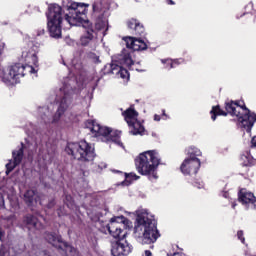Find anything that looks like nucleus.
I'll use <instances>...</instances> for the list:
<instances>
[{
    "label": "nucleus",
    "instance_id": "1",
    "mask_svg": "<svg viewBox=\"0 0 256 256\" xmlns=\"http://www.w3.org/2000/svg\"><path fill=\"white\" fill-rule=\"evenodd\" d=\"M89 4L71 2L67 6L61 7L59 4H50L48 11L46 12L47 27L50 33V37L54 39H61L62 37V23L63 15L65 21L69 25H75V23H87V11Z\"/></svg>",
    "mask_w": 256,
    "mask_h": 256
},
{
    "label": "nucleus",
    "instance_id": "2",
    "mask_svg": "<svg viewBox=\"0 0 256 256\" xmlns=\"http://www.w3.org/2000/svg\"><path fill=\"white\" fill-rule=\"evenodd\" d=\"M225 110L221 109L220 105L212 106L210 111L212 121H216L217 117H227V115H231V117H237L238 123L244 131L247 133H251V129L256 122V113L251 112L247 105H245V101L243 100H227L224 103Z\"/></svg>",
    "mask_w": 256,
    "mask_h": 256
},
{
    "label": "nucleus",
    "instance_id": "3",
    "mask_svg": "<svg viewBox=\"0 0 256 256\" xmlns=\"http://www.w3.org/2000/svg\"><path fill=\"white\" fill-rule=\"evenodd\" d=\"M129 223V219L125 217L111 218L109 224L106 226L109 234L118 239L112 244L111 254L112 256H127L133 251V246L125 240L127 237L126 225Z\"/></svg>",
    "mask_w": 256,
    "mask_h": 256
},
{
    "label": "nucleus",
    "instance_id": "4",
    "mask_svg": "<svg viewBox=\"0 0 256 256\" xmlns=\"http://www.w3.org/2000/svg\"><path fill=\"white\" fill-rule=\"evenodd\" d=\"M135 166L140 175L149 179H158L157 169L161 165V158L157 150H148L140 153L135 158Z\"/></svg>",
    "mask_w": 256,
    "mask_h": 256
},
{
    "label": "nucleus",
    "instance_id": "5",
    "mask_svg": "<svg viewBox=\"0 0 256 256\" xmlns=\"http://www.w3.org/2000/svg\"><path fill=\"white\" fill-rule=\"evenodd\" d=\"M123 41L126 43V48L118 55V63L127 67L129 71H143V69L137 66L140 65L139 62L135 64L131 53H133V51H147V43H145L144 40L133 37H123Z\"/></svg>",
    "mask_w": 256,
    "mask_h": 256
},
{
    "label": "nucleus",
    "instance_id": "6",
    "mask_svg": "<svg viewBox=\"0 0 256 256\" xmlns=\"http://www.w3.org/2000/svg\"><path fill=\"white\" fill-rule=\"evenodd\" d=\"M65 151L68 155H72L73 159L81 161V163H91V161H94L95 157H97L95 147H92L91 144L85 140L69 142Z\"/></svg>",
    "mask_w": 256,
    "mask_h": 256
},
{
    "label": "nucleus",
    "instance_id": "7",
    "mask_svg": "<svg viewBox=\"0 0 256 256\" xmlns=\"http://www.w3.org/2000/svg\"><path fill=\"white\" fill-rule=\"evenodd\" d=\"M86 129H90L94 137H102L105 143H115L120 147H123V142H121V131L114 130L107 126H101L95 120H87L85 122Z\"/></svg>",
    "mask_w": 256,
    "mask_h": 256
},
{
    "label": "nucleus",
    "instance_id": "8",
    "mask_svg": "<svg viewBox=\"0 0 256 256\" xmlns=\"http://www.w3.org/2000/svg\"><path fill=\"white\" fill-rule=\"evenodd\" d=\"M137 227H144L143 232V243L146 245H151V243H155L161 234H159V230L157 229V220L153 218H149V214L147 213H140L136 217V225Z\"/></svg>",
    "mask_w": 256,
    "mask_h": 256
},
{
    "label": "nucleus",
    "instance_id": "9",
    "mask_svg": "<svg viewBox=\"0 0 256 256\" xmlns=\"http://www.w3.org/2000/svg\"><path fill=\"white\" fill-rule=\"evenodd\" d=\"M199 169H201V160L199 158H186L180 166L181 173L190 176V178H188V183L193 185V187L201 189L203 185L199 179L195 177L197 173H199Z\"/></svg>",
    "mask_w": 256,
    "mask_h": 256
},
{
    "label": "nucleus",
    "instance_id": "10",
    "mask_svg": "<svg viewBox=\"0 0 256 256\" xmlns=\"http://www.w3.org/2000/svg\"><path fill=\"white\" fill-rule=\"evenodd\" d=\"M44 239L52 247L64 251L65 255L69 256L68 253H75V248H73L69 243L63 240V237L55 232H45Z\"/></svg>",
    "mask_w": 256,
    "mask_h": 256
},
{
    "label": "nucleus",
    "instance_id": "11",
    "mask_svg": "<svg viewBox=\"0 0 256 256\" xmlns=\"http://www.w3.org/2000/svg\"><path fill=\"white\" fill-rule=\"evenodd\" d=\"M41 44L36 41H30L27 48L22 52V59L26 65L30 67H39V57L37 56L40 51Z\"/></svg>",
    "mask_w": 256,
    "mask_h": 256
},
{
    "label": "nucleus",
    "instance_id": "12",
    "mask_svg": "<svg viewBox=\"0 0 256 256\" xmlns=\"http://www.w3.org/2000/svg\"><path fill=\"white\" fill-rule=\"evenodd\" d=\"M240 165L239 175L248 179V177H253V167H256V159L251 155L250 151H245L240 155Z\"/></svg>",
    "mask_w": 256,
    "mask_h": 256
},
{
    "label": "nucleus",
    "instance_id": "13",
    "mask_svg": "<svg viewBox=\"0 0 256 256\" xmlns=\"http://www.w3.org/2000/svg\"><path fill=\"white\" fill-rule=\"evenodd\" d=\"M126 25L131 35H133V36H126V37H132L133 39H139L140 41H143V38L147 36V32L145 31V26L137 18L128 19L126 21Z\"/></svg>",
    "mask_w": 256,
    "mask_h": 256
},
{
    "label": "nucleus",
    "instance_id": "14",
    "mask_svg": "<svg viewBox=\"0 0 256 256\" xmlns=\"http://www.w3.org/2000/svg\"><path fill=\"white\" fill-rule=\"evenodd\" d=\"M238 201L242 203V205H253L254 209H256V197L252 192H247V190L242 189L238 192Z\"/></svg>",
    "mask_w": 256,
    "mask_h": 256
},
{
    "label": "nucleus",
    "instance_id": "15",
    "mask_svg": "<svg viewBox=\"0 0 256 256\" xmlns=\"http://www.w3.org/2000/svg\"><path fill=\"white\" fill-rule=\"evenodd\" d=\"M83 27L86 29V34L81 36L80 43L83 47H87V45L93 41V33H95V30L93 29V24L89 21L85 22Z\"/></svg>",
    "mask_w": 256,
    "mask_h": 256
},
{
    "label": "nucleus",
    "instance_id": "16",
    "mask_svg": "<svg viewBox=\"0 0 256 256\" xmlns=\"http://www.w3.org/2000/svg\"><path fill=\"white\" fill-rule=\"evenodd\" d=\"M112 75L117 79H129V70L119 64L112 63Z\"/></svg>",
    "mask_w": 256,
    "mask_h": 256
},
{
    "label": "nucleus",
    "instance_id": "17",
    "mask_svg": "<svg viewBox=\"0 0 256 256\" xmlns=\"http://www.w3.org/2000/svg\"><path fill=\"white\" fill-rule=\"evenodd\" d=\"M122 115L128 125H131L133 121L139 117V112L136 111L135 105H131L128 109L122 112Z\"/></svg>",
    "mask_w": 256,
    "mask_h": 256
},
{
    "label": "nucleus",
    "instance_id": "18",
    "mask_svg": "<svg viewBox=\"0 0 256 256\" xmlns=\"http://www.w3.org/2000/svg\"><path fill=\"white\" fill-rule=\"evenodd\" d=\"M68 107L69 105L67 104V98L62 97L57 112L54 115L53 123H56V121H59V119H61V117L67 111Z\"/></svg>",
    "mask_w": 256,
    "mask_h": 256
},
{
    "label": "nucleus",
    "instance_id": "19",
    "mask_svg": "<svg viewBox=\"0 0 256 256\" xmlns=\"http://www.w3.org/2000/svg\"><path fill=\"white\" fill-rule=\"evenodd\" d=\"M24 202L27 207H33V203H37V192L35 190H27L24 193Z\"/></svg>",
    "mask_w": 256,
    "mask_h": 256
},
{
    "label": "nucleus",
    "instance_id": "20",
    "mask_svg": "<svg viewBox=\"0 0 256 256\" xmlns=\"http://www.w3.org/2000/svg\"><path fill=\"white\" fill-rule=\"evenodd\" d=\"M128 126L132 127V135H143V133H145V127L137 119L132 121L131 124H128Z\"/></svg>",
    "mask_w": 256,
    "mask_h": 256
},
{
    "label": "nucleus",
    "instance_id": "21",
    "mask_svg": "<svg viewBox=\"0 0 256 256\" xmlns=\"http://www.w3.org/2000/svg\"><path fill=\"white\" fill-rule=\"evenodd\" d=\"M24 221L26 225H29L30 227H34V229H39V219H37L36 216L28 214L24 218Z\"/></svg>",
    "mask_w": 256,
    "mask_h": 256
},
{
    "label": "nucleus",
    "instance_id": "22",
    "mask_svg": "<svg viewBox=\"0 0 256 256\" xmlns=\"http://www.w3.org/2000/svg\"><path fill=\"white\" fill-rule=\"evenodd\" d=\"M23 155H24L23 148H20L16 152L15 151L12 152L15 165H21V161H23Z\"/></svg>",
    "mask_w": 256,
    "mask_h": 256
},
{
    "label": "nucleus",
    "instance_id": "23",
    "mask_svg": "<svg viewBox=\"0 0 256 256\" xmlns=\"http://www.w3.org/2000/svg\"><path fill=\"white\" fill-rule=\"evenodd\" d=\"M161 63H169L170 67L169 70L171 69H175V67L177 65H181L183 63V59H171V58H167V59H162Z\"/></svg>",
    "mask_w": 256,
    "mask_h": 256
},
{
    "label": "nucleus",
    "instance_id": "24",
    "mask_svg": "<svg viewBox=\"0 0 256 256\" xmlns=\"http://www.w3.org/2000/svg\"><path fill=\"white\" fill-rule=\"evenodd\" d=\"M188 155H189L188 159H197V157H201V150H199L196 147H190L188 149Z\"/></svg>",
    "mask_w": 256,
    "mask_h": 256
},
{
    "label": "nucleus",
    "instance_id": "25",
    "mask_svg": "<svg viewBox=\"0 0 256 256\" xmlns=\"http://www.w3.org/2000/svg\"><path fill=\"white\" fill-rule=\"evenodd\" d=\"M65 205L68 207V209H71L75 205V201L73 200V196L70 194L65 195L64 199Z\"/></svg>",
    "mask_w": 256,
    "mask_h": 256
},
{
    "label": "nucleus",
    "instance_id": "26",
    "mask_svg": "<svg viewBox=\"0 0 256 256\" xmlns=\"http://www.w3.org/2000/svg\"><path fill=\"white\" fill-rule=\"evenodd\" d=\"M113 71V63L112 64H106L104 68L102 69V72L104 75H112Z\"/></svg>",
    "mask_w": 256,
    "mask_h": 256
},
{
    "label": "nucleus",
    "instance_id": "27",
    "mask_svg": "<svg viewBox=\"0 0 256 256\" xmlns=\"http://www.w3.org/2000/svg\"><path fill=\"white\" fill-rule=\"evenodd\" d=\"M237 238L239 239V241H241V243H243V245H245V233L243 232V230H239L237 232Z\"/></svg>",
    "mask_w": 256,
    "mask_h": 256
},
{
    "label": "nucleus",
    "instance_id": "28",
    "mask_svg": "<svg viewBox=\"0 0 256 256\" xmlns=\"http://www.w3.org/2000/svg\"><path fill=\"white\" fill-rule=\"evenodd\" d=\"M16 167H17V165H15V162H13V164H11V163L6 164L7 175H9V173H11V171H13V169H15Z\"/></svg>",
    "mask_w": 256,
    "mask_h": 256
},
{
    "label": "nucleus",
    "instance_id": "29",
    "mask_svg": "<svg viewBox=\"0 0 256 256\" xmlns=\"http://www.w3.org/2000/svg\"><path fill=\"white\" fill-rule=\"evenodd\" d=\"M95 27L98 31H101V29L105 27V22L97 20V22L95 23Z\"/></svg>",
    "mask_w": 256,
    "mask_h": 256
},
{
    "label": "nucleus",
    "instance_id": "30",
    "mask_svg": "<svg viewBox=\"0 0 256 256\" xmlns=\"http://www.w3.org/2000/svg\"><path fill=\"white\" fill-rule=\"evenodd\" d=\"M88 57H89V59H93L94 63L99 62V56H97L96 53L89 52Z\"/></svg>",
    "mask_w": 256,
    "mask_h": 256
},
{
    "label": "nucleus",
    "instance_id": "31",
    "mask_svg": "<svg viewBox=\"0 0 256 256\" xmlns=\"http://www.w3.org/2000/svg\"><path fill=\"white\" fill-rule=\"evenodd\" d=\"M7 255V247H5V244H1L0 246V256H6Z\"/></svg>",
    "mask_w": 256,
    "mask_h": 256
},
{
    "label": "nucleus",
    "instance_id": "32",
    "mask_svg": "<svg viewBox=\"0 0 256 256\" xmlns=\"http://www.w3.org/2000/svg\"><path fill=\"white\" fill-rule=\"evenodd\" d=\"M56 213L58 215V217H63L65 215H67V213L63 212V207H60L56 210Z\"/></svg>",
    "mask_w": 256,
    "mask_h": 256
},
{
    "label": "nucleus",
    "instance_id": "33",
    "mask_svg": "<svg viewBox=\"0 0 256 256\" xmlns=\"http://www.w3.org/2000/svg\"><path fill=\"white\" fill-rule=\"evenodd\" d=\"M126 179H129V177H131L132 179H139V176H137L135 173H129V174H125Z\"/></svg>",
    "mask_w": 256,
    "mask_h": 256
},
{
    "label": "nucleus",
    "instance_id": "34",
    "mask_svg": "<svg viewBox=\"0 0 256 256\" xmlns=\"http://www.w3.org/2000/svg\"><path fill=\"white\" fill-rule=\"evenodd\" d=\"M161 117L164 121H167V119H169V115H167V113L165 112V109L162 110Z\"/></svg>",
    "mask_w": 256,
    "mask_h": 256
},
{
    "label": "nucleus",
    "instance_id": "35",
    "mask_svg": "<svg viewBox=\"0 0 256 256\" xmlns=\"http://www.w3.org/2000/svg\"><path fill=\"white\" fill-rule=\"evenodd\" d=\"M47 207H48V209H51V208L55 207V200H54V199H53V200H50V201L48 202Z\"/></svg>",
    "mask_w": 256,
    "mask_h": 256
},
{
    "label": "nucleus",
    "instance_id": "36",
    "mask_svg": "<svg viewBox=\"0 0 256 256\" xmlns=\"http://www.w3.org/2000/svg\"><path fill=\"white\" fill-rule=\"evenodd\" d=\"M240 17H247V19H252L253 18V14H251V13H244Z\"/></svg>",
    "mask_w": 256,
    "mask_h": 256
},
{
    "label": "nucleus",
    "instance_id": "37",
    "mask_svg": "<svg viewBox=\"0 0 256 256\" xmlns=\"http://www.w3.org/2000/svg\"><path fill=\"white\" fill-rule=\"evenodd\" d=\"M3 237H5V230H3V228H0V241H3Z\"/></svg>",
    "mask_w": 256,
    "mask_h": 256
},
{
    "label": "nucleus",
    "instance_id": "38",
    "mask_svg": "<svg viewBox=\"0 0 256 256\" xmlns=\"http://www.w3.org/2000/svg\"><path fill=\"white\" fill-rule=\"evenodd\" d=\"M167 256H185V254L181 253V252H175L174 254H167Z\"/></svg>",
    "mask_w": 256,
    "mask_h": 256
},
{
    "label": "nucleus",
    "instance_id": "39",
    "mask_svg": "<svg viewBox=\"0 0 256 256\" xmlns=\"http://www.w3.org/2000/svg\"><path fill=\"white\" fill-rule=\"evenodd\" d=\"M162 117L159 114L154 115V121H161Z\"/></svg>",
    "mask_w": 256,
    "mask_h": 256
},
{
    "label": "nucleus",
    "instance_id": "40",
    "mask_svg": "<svg viewBox=\"0 0 256 256\" xmlns=\"http://www.w3.org/2000/svg\"><path fill=\"white\" fill-rule=\"evenodd\" d=\"M168 5H175V2L173 0H166Z\"/></svg>",
    "mask_w": 256,
    "mask_h": 256
},
{
    "label": "nucleus",
    "instance_id": "41",
    "mask_svg": "<svg viewBox=\"0 0 256 256\" xmlns=\"http://www.w3.org/2000/svg\"><path fill=\"white\" fill-rule=\"evenodd\" d=\"M92 9H93L94 12H96V11H97V4L94 3V4L92 5Z\"/></svg>",
    "mask_w": 256,
    "mask_h": 256
},
{
    "label": "nucleus",
    "instance_id": "42",
    "mask_svg": "<svg viewBox=\"0 0 256 256\" xmlns=\"http://www.w3.org/2000/svg\"><path fill=\"white\" fill-rule=\"evenodd\" d=\"M163 65H166L165 69H169V67H171V64H169V63H163Z\"/></svg>",
    "mask_w": 256,
    "mask_h": 256
},
{
    "label": "nucleus",
    "instance_id": "43",
    "mask_svg": "<svg viewBox=\"0 0 256 256\" xmlns=\"http://www.w3.org/2000/svg\"><path fill=\"white\" fill-rule=\"evenodd\" d=\"M0 201H1V203H3V205H5V200L3 199L2 195H0Z\"/></svg>",
    "mask_w": 256,
    "mask_h": 256
},
{
    "label": "nucleus",
    "instance_id": "44",
    "mask_svg": "<svg viewBox=\"0 0 256 256\" xmlns=\"http://www.w3.org/2000/svg\"><path fill=\"white\" fill-rule=\"evenodd\" d=\"M38 35H45V30L42 29V30L38 33Z\"/></svg>",
    "mask_w": 256,
    "mask_h": 256
},
{
    "label": "nucleus",
    "instance_id": "45",
    "mask_svg": "<svg viewBox=\"0 0 256 256\" xmlns=\"http://www.w3.org/2000/svg\"><path fill=\"white\" fill-rule=\"evenodd\" d=\"M235 207H237V203L233 202L232 203V209H235Z\"/></svg>",
    "mask_w": 256,
    "mask_h": 256
},
{
    "label": "nucleus",
    "instance_id": "46",
    "mask_svg": "<svg viewBox=\"0 0 256 256\" xmlns=\"http://www.w3.org/2000/svg\"><path fill=\"white\" fill-rule=\"evenodd\" d=\"M229 194L227 193V192H224L223 193V197H225L226 199H227V196H228Z\"/></svg>",
    "mask_w": 256,
    "mask_h": 256
}]
</instances>
